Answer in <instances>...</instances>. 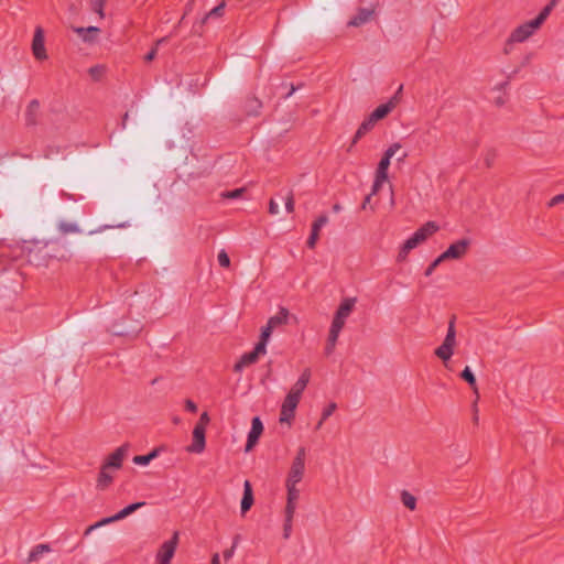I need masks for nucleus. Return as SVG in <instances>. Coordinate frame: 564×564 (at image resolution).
Instances as JSON below:
<instances>
[{
	"instance_id": "1",
	"label": "nucleus",
	"mask_w": 564,
	"mask_h": 564,
	"mask_svg": "<svg viewBox=\"0 0 564 564\" xmlns=\"http://www.w3.org/2000/svg\"><path fill=\"white\" fill-rule=\"evenodd\" d=\"M438 225L435 221H427L414 234L409 237L400 247L397 261L404 262L408 259L409 253L426 241L432 235H434L438 230Z\"/></svg>"
},
{
	"instance_id": "2",
	"label": "nucleus",
	"mask_w": 564,
	"mask_h": 564,
	"mask_svg": "<svg viewBox=\"0 0 564 564\" xmlns=\"http://www.w3.org/2000/svg\"><path fill=\"white\" fill-rule=\"evenodd\" d=\"M306 448L301 446L297 448L296 454L292 460V464L285 478V482L300 484L304 478Z\"/></svg>"
},
{
	"instance_id": "3",
	"label": "nucleus",
	"mask_w": 564,
	"mask_h": 564,
	"mask_svg": "<svg viewBox=\"0 0 564 564\" xmlns=\"http://www.w3.org/2000/svg\"><path fill=\"white\" fill-rule=\"evenodd\" d=\"M178 544V532H174L173 536L165 541L155 554L158 564H170Z\"/></svg>"
},
{
	"instance_id": "4",
	"label": "nucleus",
	"mask_w": 564,
	"mask_h": 564,
	"mask_svg": "<svg viewBox=\"0 0 564 564\" xmlns=\"http://www.w3.org/2000/svg\"><path fill=\"white\" fill-rule=\"evenodd\" d=\"M469 246V239H459L449 245V247L444 252L441 253V259L459 260L467 253Z\"/></svg>"
},
{
	"instance_id": "5",
	"label": "nucleus",
	"mask_w": 564,
	"mask_h": 564,
	"mask_svg": "<svg viewBox=\"0 0 564 564\" xmlns=\"http://www.w3.org/2000/svg\"><path fill=\"white\" fill-rule=\"evenodd\" d=\"M299 403H300V399L292 397L290 394H286V397L284 398L282 405H281L279 421L281 423L291 424V422L294 419L295 411H296Z\"/></svg>"
},
{
	"instance_id": "6",
	"label": "nucleus",
	"mask_w": 564,
	"mask_h": 564,
	"mask_svg": "<svg viewBox=\"0 0 564 564\" xmlns=\"http://www.w3.org/2000/svg\"><path fill=\"white\" fill-rule=\"evenodd\" d=\"M538 29H539V26L534 24L533 20L525 22V23L519 25L510 34L509 41L512 43H522L527 39H529Z\"/></svg>"
},
{
	"instance_id": "7",
	"label": "nucleus",
	"mask_w": 564,
	"mask_h": 564,
	"mask_svg": "<svg viewBox=\"0 0 564 564\" xmlns=\"http://www.w3.org/2000/svg\"><path fill=\"white\" fill-rule=\"evenodd\" d=\"M32 53L39 61L47 58V53L44 43V30L41 26H36L32 41Z\"/></svg>"
},
{
	"instance_id": "8",
	"label": "nucleus",
	"mask_w": 564,
	"mask_h": 564,
	"mask_svg": "<svg viewBox=\"0 0 564 564\" xmlns=\"http://www.w3.org/2000/svg\"><path fill=\"white\" fill-rule=\"evenodd\" d=\"M263 432V424L259 416H254L251 421V429L248 433L247 444L245 447V452H250L258 443L261 434Z\"/></svg>"
},
{
	"instance_id": "9",
	"label": "nucleus",
	"mask_w": 564,
	"mask_h": 564,
	"mask_svg": "<svg viewBox=\"0 0 564 564\" xmlns=\"http://www.w3.org/2000/svg\"><path fill=\"white\" fill-rule=\"evenodd\" d=\"M264 354H265V351H263V345H256L252 351L246 352L241 356L239 361L234 367L235 371H237V372L242 371V369L245 367L257 362L259 357Z\"/></svg>"
},
{
	"instance_id": "10",
	"label": "nucleus",
	"mask_w": 564,
	"mask_h": 564,
	"mask_svg": "<svg viewBox=\"0 0 564 564\" xmlns=\"http://www.w3.org/2000/svg\"><path fill=\"white\" fill-rule=\"evenodd\" d=\"M128 451H129V446L127 444L121 445L120 447H118L113 453H111L107 457V459L105 460V463L102 465H105L106 468H109L112 470L120 469L122 466V462L128 454Z\"/></svg>"
},
{
	"instance_id": "11",
	"label": "nucleus",
	"mask_w": 564,
	"mask_h": 564,
	"mask_svg": "<svg viewBox=\"0 0 564 564\" xmlns=\"http://www.w3.org/2000/svg\"><path fill=\"white\" fill-rule=\"evenodd\" d=\"M398 105V97L392 96L387 102L378 106L368 118L372 120V122H377L383 118H386Z\"/></svg>"
},
{
	"instance_id": "12",
	"label": "nucleus",
	"mask_w": 564,
	"mask_h": 564,
	"mask_svg": "<svg viewBox=\"0 0 564 564\" xmlns=\"http://www.w3.org/2000/svg\"><path fill=\"white\" fill-rule=\"evenodd\" d=\"M206 440H205V430L200 426H195L193 430V442L187 447V451L191 453H202L205 449Z\"/></svg>"
},
{
	"instance_id": "13",
	"label": "nucleus",
	"mask_w": 564,
	"mask_h": 564,
	"mask_svg": "<svg viewBox=\"0 0 564 564\" xmlns=\"http://www.w3.org/2000/svg\"><path fill=\"white\" fill-rule=\"evenodd\" d=\"M357 303V297H345L339 303L335 314L347 322L348 317L352 313L355 305Z\"/></svg>"
},
{
	"instance_id": "14",
	"label": "nucleus",
	"mask_w": 564,
	"mask_h": 564,
	"mask_svg": "<svg viewBox=\"0 0 564 564\" xmlns=\"http://www.w3.org/2000/svg\"><path fill=\"white\" fill-rule=\"evenodd\" d=\"M73 31L84 41L85 43H94L96 41V35L100 32V29L97 26H75Z\"/></svg>"
},
{
	"instance_id": "15",
	"label": "nucleus",
	"mask_w": 564,
	"mask_h": 564,
	"mask_svg": "<svg viewBox=\"0 0 564 564\" xmlns=\"http://www.w3.org/2000/svg\"><path fill=\"white\" fill-rule=\"evenodd\" d=\"M253 503L252 488L249 480L243 484V496L241 499V512H247Z\"/></svg>"
},
{
	"instance_id": "16",
	"label": "nucleus",
	"mask_w": 564,
	"mask_h": 564,
	"mask_svg": "<svg viewBox=\"0 0 564 564\" xmlns=\"http://www.w3.org/2000/svg\"><path fill=\"white\" fill-rule=\"evenodd\" d=\"M373 14L371 9H360L358 13L348 22L351 26H359L367 23Z\"/></svg>"
},
{
	"instance_id": "17",
	"label": "nucleus",
	"mask_w": 564,
	"mask_h": 564,
	"mask_svg": "<svg viewBox=\"0 0 564 564\" xmlns=\"http://www.w3.org/2000/svg\"><path fill=\"white\" fill-rule=\"evenodd\" d=\"M51 551H52V549H51L50 544H46V543L37 544L30 551L29 556H28V562L29 563L37 562L44 553H50Z\"/></svg>"
},
{
	"instance_id": "18",
	"label": "nucleus",
	"mask_w": 564,
	"mask_h": 564,
	"mask_svg": "<svg viewBox=\"0 0 564 564\" xmlns=\"http://www.w3.org/2000/svg\"><path fill=\"white\" fill-rule=\"evenodd\" d=\"M289 318V311L284 307H281L278 314L271 316L268 323L273 327H278L280 325L286 324Z\"/></svg>"
},
{
	"instance_id": "19",
	"label": "nucleus",
	"mask_w": 564,
	"mask_h": 564,
	"mask_svg": "<svg viewBox=\"0 0 564 564\" xmlns=\"http://www.w3.org/2000/svg\"><path fill=\"white\" fill-rule=\"evenodd\" d=\"M112 469H109V468H106L105 465L101 466V469H100V473H99V476H98V480H97V486L99 488H106L108 485L111 484L112 479H113V476L111 475V471Z\"/></svg>"
},
{
	"instance_id": "20",
	"label": "nucleus",
	"mask_w": 564,
	"mask_h": 564,
	"mask_svg": "<svg viewBox=\"0 0 564 564\" xmlns=\"http://www.w3.org/2000/svg\"><path fill=\"white\" fill-rule=\"evenodd\" d=\"M144 505H145L144 501H140V502H134V503H131V505L124 507L123 509H121L119 512H117L115 514L117 521L127 518L128 516H130L131 513H133L134 511H137L138 509L143 507Z\"/></svg>"
},
{
	"instance_id": "21",
	"label": "nucleus",
	"mask_w": 564,
	"mask_h": 564,
	"mask_svg": "<svg viewBox=\"0 0 564 564\" xmlns=\"http://www.w3.org/2000/svg\"><path fill=\"white\" fill-rule=\"evenodd\" d=\"M435 356L440 358L445 365L448 362L454 355V349L444 345L438 346L435 351Z\"/></svg>"
},
{
	"instance_id": "22",
	"label": "nucleus",
	"mask_w": 564,
	"mask_h": 564,
	"mask_svg": "<svg viewBox=\"0 0 564 564\" xmlns=\"http://www.w3.org/2000/svg\"><path fill=\"white\" fill-rule=\"evenodd\" d=\"M299 484L285 482L286 489V501L297 502L300 499L301 491L297 488Z\"/></svg>"
},
{
	"instance_id": "23",
	"label": "nucleus",
	"mask_w": 564,
	"mask_h": 564,
	"mask_svg": "<svg viewBox=\"0 0 564 564\" xmlns=\"http://www.w3.org/2000/svg\"><path fill=\"white\" fill-rule=\"evenodd\" d=\"M375 122H372L371 119L366 118L361 124L359 126L358 130L356 131L355 138L352 140L354 143L358 141L364 134H366L368 131H370L375 127Z\"/></svg>"
},
{
	"instance_id": "24",
	"label": "nucleus",
	"mask_w": 564,
	"mask_h": 564,
	"mask_svg": "<svg viewBox=\"0 0 564 564\" xmlns=\"http://www.w3.org/2000/svg\"><path fill=\"white\" fill-rule=\"evenodd\" d=\"M158 455H159V451L158 449H153L152 452H150L147 455L134 456L132 462L135 465L147 466V465H149L151 463V460H153L155 457H158Z\"/></svg>"
},
{
	"instance_id": "25",
	"label": "nucleus",
	"mask_w": 564,
	"mask_h": 564,
	"mask_svg": "<svg viewBox=\"0 0 564 564\" xmlns=\"http://www.w3.org/2000/svg\"><path fill=\"white\" fill-rule=\"evenodd\" d=\"M337 409V404L335 402L329 403L327 406H325L322 411V416L318 423L316 424V430L321 429L323 423L335 412Z\"/></svg>"
},
{
	"instance_id": "26",
	"label": "nucleus",
	"mask_w": 564,
	"mask_h": 564,
	"mask_svg": "<svg viewBox=\"0 0 564 564\" xmlns=\"http://www.w3.org/2000/svg\"><path fill=\"white\" fill-rule=\"evenodd\" d=\"M401 501L410 510H414L416 508V498L406 490L401 492Z\"/></svg>"
},
{
	"instance_id": "27",
	"label": "nucleus",
	"mask_w": 564,
	"mask_h": 564,
	"mask_svg": "<svg viewBox=\"0 0 564 564\" xmlns=\"http://www.w3.org/2000/svg\"><path fill=\"white\" fill-rule=\"evenodd\" d=\"M387 181L388 174H381L376 172L375 181L371 188V195H376Z\"/></svg>"
},
{
	"instance_id": "28",
	"label": "nucleus",
	"mask_w": 564,
	"mask_h": 564,
	"mask_svg": "<svg viewBox=\"0 0 564 564\" xmlns=\"http://www.w3.org/2000/svg\"><path fill=\"white\" fill-rule=\"evenodd\" d=\"M107 0H90V8L94 12H96L99 19L105 18L104 7Z\"/></svg>"
},
{
	"instance_id": "29",
	"label": "nucleus",
	"mask_w": 564,
	"mask_h": 564,
	"mask_svg": "<svg viewBox=\"0 0 564 564\" xmlns=\"http://www.w3.org/2000/svg\"><path fill=\"white\" fill-rule=\"evenodd\" d=\"M297 509V502L286 501L284 510V520L293 521Z\"/></svg>"
},
{
	"instance_id": "30",
	"label": "nucleus",
	"mask_w": 564,
	"mask_h": 564,
	"mask_svg": "<svg viewBox=\"0 0 564 564\" xmlns=\"http://www.w3.org/2000/svg\"><path fill=\"white\" fill-rule=\"evenodd\" d=\"M59 230L63 234H78L80 232V229L77 224L75 223H61L59 224Z\"/></svg>"
},
{
	"instance_id": "31",
	"label": "nucleus",
	"mask_w": 564,
	"mask_h": 564,
	"mask_svg": "<svg viewBox=\"0 0 564 564\" xmlns=\"http://www.w3.org/2000/svg\"><path fill=\"white\" fill-rule=\"evenodd\" d=\"M460 377L469 383L474 390L476 389V378L471 371V369L466 366L465 369L462 371Z\"/></svg>"
},
{
	"instance_id": "32",
	"label": "nucleus",
	"mask_w": 564,
	"mask_h": 564,
	"mask_svg": "<svg viewBox=\"0 0 564 564\" xmlns=\"http://www.w3.org/2000/svg\"><path fill=\"white\" fill-rule=\"evenodd\" d=\"M239 541H240V536L236 535L234 538L232 545L230 546V549L225 550L223 552V557H224L225 561H230L232 558V556L235 555V552H236V549L238 546Z\"/></svg>"
},
{
	"instance_id": "33",
	"label": "nucleus",
	"mask_w": 564,
	"mask_h": 564,
	"mask_svg": "<svg viewBox=\"0 0 564 564\" xmlns=\"http://www.w3.org/2000/svg\"><path fill=\"white\" fill-rule=\"evenodd\" d=\"M305 388L306 386L302 384V382L296 381L288 394L301 400L302 393L304 392Z\"/></svg>"
},
{
	"instance_id": "34",
	"label": "nucleus",
	"mask_w": 564,
	"mask_h": 564,
	"mask_svg": "<svg viewBox=\"0 0 564 564\" xmlns=\"http://www.w3.org/2000/svg\"><path fill=\"white\" fill-rule=\"evenodd\" d=\"M328 223L327 215H321L312 225V231L319 234V230Z\"/></svg>"
},
{
	"instance_id": "35",
	"label": "nucleus",
	"mask_w": 564,
	"mask_h": 564,
	"mask_svg": "<svg viewBox=\"0 0 564 564\" xmlns=\"http://www.w3.org/2000/svg\"><path fill=\"white\" fill-rule=\"evenodd\" d=\"M390 162H391V159H389L388 156H386L383 154L382 159L380 160V162L378 164V167H377L376 172L377 173H381V174H388Z\"/></svg>"
},
{
	"instance_id": "36",
	"label": "nucleus",
	"mask_w": 564,
	"mask_h": 564,
	"mask_svg": "<svg viewBox=\"0 0 564 564\" xmlns=\"http://www.w3.org/2000/svg\"><path fill=\"white\" fill-rule=\"evenodd\" d=\"M224 9H225V3H220L218 4L217 7H215L214 9H212L205 17L204 19V22L207 21L208 19H212L214 17H221L223 13H224Z\"/></svg>"
},
{
	"instance_id": "37",
	"label": "nucleus",
	"mask_w": 564,
	"mask_h": 564,
	"mask_svg": "<svg viewBox=\"0 0 564 564\" xmlns=\"http://www.w3.org/2000/svg\"><path fill=\"white\" fill-rule=\"evenodd\" d=\"M242 193H243V188H237L234 191L223 192L220 194V196H221V198H225V199H236V198L240 197Z\"/></svg>"
},
{
	"instance_id": "38",
	"label": "nucleus",
	"mask_w": 564,
	"mask_h": 564,
	"mask_svg": "<svg viewBox=\"0 0 564 564\" xmlns=\"http://www.w3.org/2000/svg\"><path fill=\"white\" fill-rule=\"evenodd\" d=\"M217 260L220 267L228 268L230 265L229 256L225 250L218 252Z\"/></svg>"
},
{
	"instance_id": "39",
	"label": "nucleus",
	"mask_w": 564,
	"mask_h": 564,
	"mask_svg": "<svg viewBox=\"0 0 564 564\" xmlns=\"http://www.w3.org/2000/svg\"><path fill=\"white\" fill-rule=\"evenodd\" d=\"M551 11H550V8H544L540 13L539 15L533 20L534 21V24L538 25L539 28L542 25V23L547 19V17L550 15Z\"/></svg>"
},
{
	"instance_id": "40",
	"label": "nucleus",
	"mask_w": 564,
	"mask_h": 564,
	"mask_svg": "<svg viewBox=\"0 0 564 564\" xmlns=\"http://www.w3.org/2000/svg\"><path fill=\"white\" fill-rule=\"evenodd\" d=\"M105 68L101 65H96L89 68L88 73L89 75L95 79L98 80L101 75L104 74Z\"/></svg>"
},
{
	"instance_id": "41",
	"label": "nucleus",
	"mask_w": 564,
	"mask_h": 564,
	"mask_svg": "<svg viewBox=\"0 0 564 564\" xmlns=\"http://www.w3.org/2000/svg\"><path fill=\"white\" fill-rule=\"evenodd\" d=\"M402 145L399 143V142H395L393 144H391L386 151H384V155L388 156L389 159H392L400 150H401Z\"/></svg>"
},
{
	"instance_id": "42",
	"label": "nucleus",
	"mask_w": 564,
	"mask_h": 564,
	"mask_svg": "<svg viewBox=\"0 0 564 564\" xmlns=\"http://www.w3.org/2000/svg\"><path fill=\"white\" fill-rule=\"evenodd\" d=\"M446 261L445 259H441V254L429 265V268L425 270V275L430 276L434 270L443 262Z\"/></svg>"
},
{
	"instance_id": "43",
	"label": "nucleus",
	"mask_w": 564,
	"mask_h": 564,
	"mask_svg": "<svg viewBox=\"0 0 564 564\" xmlns=\"http://www.w3.org/2000/svg\"><path fill=\"white\" fill-rule=\"evenodd\" d=\"M283 199H284L285 210L288 213H293V210H294V198H293L292 193H289Z\"/></svg>"
},
{
	"instance_id": "44",
	"label": "nucleus",
	"mask_w": 564,
	"mask_h": 564,
	"mask_svg": "<svg viewBox=\"0 0 564 564\" xmlns=\"http://www.w3.org/2000/svg\"><path fill=\"white\" fill-rule=\"evenodd\" d=\"M346 324V321L334 314L330 327L343 330L344 326Z\"/></svg>"
},
{
	"instance_id": "45",
	"label": "nucleus",
	"mask_w": 564,
	"mask_h": 564,
	"mask_svg": "<svg viewBox=\"0 0 564 564\" xmlns=\"http://www.w3.org/2000/svg\"><path fill=\"white\" fill-rule=\"evenodd\" d=\"M210 419H209V415L207 412H203L200 414V417H199V421L197 422V424L195 426H200L203 430L206 431V426L208 425Z\"/></svg>"
},
{
	"instance_id": "46",
	"label": "nucleus",
	"mask_w": 564,
	"mask_h": 564,
	"mask_svg": "<svg viewBox=\"0 0 564 564\" xmlns=\"http://www.w3.org/2000/svg\"><path fill=\"white\" fill-rule=\"evenodd\" d=\"M292 528H293V521L284 520V525H283V538L284 539H290V536L292 534Z\"/></svg>"
},
{
	"instance_id": "47",
	"label": "nucleus",
	"mask_w": 564,
	"mask_h": 564,
	"mask_svg": "<svg viewBox=\"0 0 564 564\" xmlns=\"http://www.w3.org/2000/svg\"><path fill=\"white\" fill-rule=\"evenodd\" d=\"M336 344H337L336 340H332V339L327 338L326 346H325V355L326 356H330L334 352Z\"/></svg>"
},
{
	"instance_id": "48",
	"label": "nucleus",
	"mask_w": 564,
	"mask_h": 564,
	"mask_svg": "<svg viewBox=\"0 0 564 564\" xmlns=\"http://www.w3.org/2000/svg\"><path fill=\"white\" fill-rule=\"evenodd\" d=\"M310 379H311V370L305 369L299 377L297 381L302 382V384H304V386H307Z\"/></svg>"
},
{
	"instance_id": "49",
	"label": "nucleus",
	"mask_w": 564,
	"mask_h": 564,
	"mask_svg": "<svg viewBox=\"0 0 564 564\" xmlns=\"http://www.w3.org/2000/svg\"><path fill=\"white\" fill-rule=\"evenodd\" d=\"M318 236H319V234L314 232V231L311 230V235H310V237L307 239L308 248L313 249L316 246V242L318 240Z\"/></svg>"
},
{
	"instance_id": "50",
	"label": "nucleus",
	"mask_w": 564,
	"mask_h": 564,
	"mask_svg": "<svg viewBox=\"0 0 564 564\" xmlns=\"http://www.w3.org/2000/svg\"><path fill=\"white\" fill-rule=\"evenodd\" d=\"M116 521H117V519H116V516L113 514L111 517L104 518L100 521L96 522V525H97V528H100V527H104L106 524H109V523H112Z\"/></svg>"
},
{
	"instance_id": "51",
	"label": "nucleus",
	"mask_w": 564,
	"mask_h": 564,
	"mask_svg": "<svg viewBox=\"0 0 564 564\" xmlns=\"http://www.w3.org/2000/svg\"><path fill=\"white\" fill-rule=\"evenodd\" d=\"M270 337L271 336L268 333H263L261 330V337H260V340H259V343L257 345H263V351H265V352H267V344H268Z\"/></svg>"
},
{
	"instance_id": "52",
	"label": "nucleus",
	"mask_w": 564,
	"mask_h": 564,
	"mask_svg": "<svg viewBox=\"0 0 564 564\" xmlns=\"http://www.w3.org/2000/svg\"><path fill=\"white\" fill-rule=\"evenodd\" d=\"M442 345L444 346H447V347H451L453 349H455V346H456V337H451V336H445Z\"/></svg>"
},
{
	"instance_id": "53",
	"label": "nucleus",
	"mask_w": 564,
	"mask_h": 564,
	"mask_svg": "<svg viewBox=\"0 0 564 564\" xmlns=\"http://www.w3.org/2000/svg\"><path fill=\"white\" fill-rule=\"evenodd\" d=\"M279 212H280L279 204L274 199H271L269 203V213L271 215H278Z\"/></svg>"
},
{
	"instance_id": "54",
	"label": "nucleus",
	"mask_w": 564,
	"mask_h": 564,
	"mask_svg": "<svg viewBox=\"0 0 564 564\" xmlns=\"http://www.w3.org/2000/svg\"><path fill=\"white\" fill-rule=\"evenodd\" d=\"M340 333H341L340 329H336V328L329 327V333H328V337L327 338L337 341L338 338H339Z\"/></svg>"
},
{
	"instance_id": "55",
	"label": "nucleus",
	"mask_w": 564,
	"mask_h": 564,
	"mask_svg": "<svg viewBox=\"0 0 564 564\" xmlns=\"http://www.w3.org/2000/svg\"><path fill=\"white\" fill-rule=\"evenodd\" d=\"M40 107V104L37 100H32L28 106V113L32 115Z\"/></svg>"
},
{
	"instance_id": "56",
	"label": "nucleus",
	"mask_w": 564,
	"mask_h": 564,
	"mask_svg": "<svg viewBox=\"0 0 564 564\" xmlns=\"http://www.w3.org/2000/svg\"><path fill=\"white\" fill-rule=\"evenodd\" d=\"M562 202H564V194H560V195L554 196L550 200L549 206H554V205L560 204Z\"/></svg>"
},
{
	"instance_id": "57",
	"label": "nucleus",
	"mask_w": 564,
	"mask_h": 564,
	"mask_svg": "<svg viewBox=\"0 0 564 564\" xmlns=\"http://www.w3.org/2000/svg\"><path fill=\"white\" fill-rule=\"evenodd\" d=\"M446 336L456 337V330H455L454 321L449 322Z\"/></svg>"
},
{
	"instance_id": "58",
	"label": "nucleus",
	"mask_w": 564,
	"mask_h": 564,
	"mask_svg": "<svg viewBox=\"0 0 564 564\" xmlns=\"http://www.w3.org/2000/svg\"><path fill=\"white\" fill-rule=\"evenodd\" d=\"M185 408H186L187 411H191V412H196L197 411V405L192 400H186L185 401Z\"/></svg>"
},
{
	"instance_id": "59",
	"label": "nucleus",
	"mask_w": 564,
	"mask_h": 564,
	"mask_svg": "<svg viewBox=\"0 0 564 564\" xmlns=\"http://www.w3.org/2000/svg\"><path fill=\"white\" fill-rule=\"evenodd\" d=\"M156 53H158V48L156 47H153L145 56H144V59L145 62H151L152 59H154V57L156 56Z\"/></svg>"
},
{
	"instance_id": "60",
	"label": "nucleus",
	"mask_w": 564,
	"mask_h": 564,
	"mask_svg": "<svg viewBox=\"0 0 564 564\" xmlns=\"http://www.w3.org/2000/svg\"><path fill=\"white\" fill-rule=\"evenodd\" d=\"M210 564H220V555L218 553L213 554Z\"/></svg>"
},
{
	"instance_id": "61",
	"label": "nucleus",
	"mask_w": 564,
	"mask_h": 564,
	"mask_svg": "<svg viewBox=\"0 0 564 564\" xmlns=\"http://www.w3.org/2000/svg\"><path fill=\"white\" fill-rule=\"evenodd\" d=\"M372 196H373V195H371V193H370L368 196H366V197H365L364 203H362V205H361V208H362V209H366V208H367V206H368V204L370 203V199H371V197H372Z\"/></svg>"
},
{
	"instance_id": "62",
	"label": "nucleus",
	"mask_w": 564,
	"mask_h": 564,
	"mask_svg": "<svg viewBox=\"0 0 564 564\" xmlns=\"http://www.w3.org/2000/svg\"><path fill=\"white\" fill-rule=\"evenodd\" d=\"M273 329L274 328L269 323H267V325L262 328V332L268 333L271 336Z\"/></svg>"
},
{
	"instance_id": "63",
	"label": "nucleus",
	"mask_w": 564,
	"mask_h": 564,
	"mask_svg": "<svg viewBox=\"0 0 564 564\" xmlns=\"http://www.w3.org/2000/svg\"><path fill=\"white\" fill-rule=\"evenodd\" d=\"M96 529H97L96 523H95V524H93V525H90V527H88V528L86 529V531H85V535L90 534V533H91L94 530H96Z\"/></svg>"
},
{
	"instance_id": "64",
	"label": "nucleus",
	"mask_w": 564,
	"mask_h": 564,
	"mask_svg": "<svg viewBox=\"0 0 564 564\" xmlns=\"http://www.w3.org/2000/svg\"><path fill=\"white\" fill-rule=\"evenodd\" d=\"M557 2L558 0H551L546 8H550V11H552L554 7L557 4Z\"/></svg>"
}]
</instances>
